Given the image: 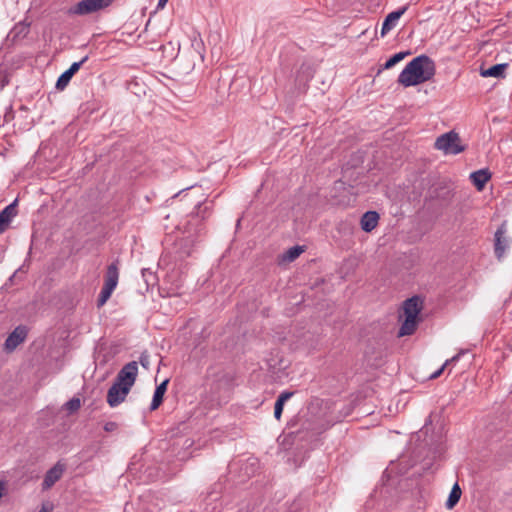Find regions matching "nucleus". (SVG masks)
I'll return each mask as SVG.
<instances>
[{
	"mask_svg": "<svg viewBox=\"0 0 512 512\" xmlns=\"http://www.w3.org/2000/svg\"><path fill=\"white\" fill-rule=\"evenodd\" d=\"M209 210V206L202 203L197 204L196 216L188 223L187 235L178 239L171 250L162 254L159 265L171 266L172 270L176 268L181 269L184 260L192 255L198 238L203 234L204 226L199 218L204 219Z\"/></svg>",
	"mask_w": 512,
	"mask_h": 512,
	"instance_id": "obj_1",
	"label": "nucleus"
},
{
	"mask_svg": "<svg viewBox=\"0 0 512 512\" xmlns=\"http://www.w3.org/2000/svg\"><path fill=\"white\" fill-rule=\"evenodd\" d=\"M435 73V62L429 56L422 54L406 64L398 76V83L404 87L416 86L431 80Z\"/></svg>",
	"mask_w": 512,
	"mask_h": 512,
	"instance_id": "obj_2",
	"label": "nucleus"
},
{
	"mask_svg": "<svg viewBox=\"0 0 512 512\" xmlns=\"http://www.w3.org/2000/svg\"><path fill=\"white\" fill-rule=\"evenodd\" d=\"M137 374L138 364L136 361H131L121 368L107 392V403L110 407H117L126 399L136 381Z\"/></svg>",
	"mask_w": 512,
	"mask_h": 512,
	"instance_id": "obj_3",
	"label": "nucleus"
},
{
	"mask_svg": "<svg viewBox=\"0 0 512 512\" xmlns=\"http://www.w3.org/2000/svg\"><path fill=\"white\" fill-rule=\"evenodd\" d=\"M422 300L419 296L408 298L403 303L405 319L399 329V336L411 335L416 330L417 317L422 309Z\"/></svg>",
	"mask_w": 512,
	"mask_h": 512,
	"instance_id": "obj_4",
	"label": "nucleus"
},
{
	"mask_svg": "<svg viewBox=\"0 0 512 512\" xmlns=\"http://www.w3.org/2000/svg\"><path fill=\"white\" fill-rule=\"evenodd\" d=\"M434 146L437 150L451 155H457L465 149V147L460 144L459 135L455 131H449L437 137Z\"/></svg>",
	"mask_w": 512,
	"mask_h": 512,
	"instance_id": "obj_5",
	"label": "nucleus"
},
{
	"mask_svg": "<svg viewBox=\"0 0 512 512\" xmlns=\"http://www.w3.org/2000/svg\"><path fill=\"white\" fill-rule=\"evenodd\" d=\"M114 0H81L68 9L69 15H88L112 4Z\"/></svg>",
	"mask_w": 512,
	"mask_h": 512,
	"instance_id": "obj_6",
	"label": "nucleus"
},
{
	"mask_svg": "<svg viewBox=\"0 0 512 512\" xmlns=\"http://www.w3.org/2000/svg\"><path fill=\"white\" fill-rule=\"evenodd\" d=\"M507 225L503 222L494 235V252L498 260H501L510 246V239L506 236Z\"/></svg>",
	"mask_w": 512,
	"mask_h": 512,
	"instance_id": "obj_7",
	"label": "nucleus"
},
{
	"mask_svg": "<svg viewBox=\"0 0 512 512\" xmlns=\"http://www.w3.org/2000/svg\"><path fill=\"white\" fill-rule=\"evenodd\" d=\"M28 335V329L24 325L17 326L12 333L9 334L5 343L4 349L7 352H12L16 349L18 345H20L26 339Z\"/></svg>",
	"mask_w": 512,
	"mask_h": 512,
	"instance_id": "obj_8",
	"label": "nucleus"
},
{
	"mask_svg": "<svg viewBox=\"0 0 512 512\" xmlns=\"http://www.w3.org/2000/svg\"><path fill=\"white\" fill-rule=\"evenodd\" d=\"M87 60L88 56L86 55L80 61L72 63L71 66L59 76L56 82V88L63 90Z\"/></svg>",
	"mask_w": 512,
	"mask_h": 512,
	"instance_id": "obj_9",
	"label": "nucleus"
},
{
	"mask_svg": "<svg viewBox=\"0 0 512 512\" xmlns=\"http://www.w3.org/2000/svg\"><path fill=\"white\" fill-rule=\"evenodd\" d=\"M65 465L57 462L52 468H50L45 476L42 483V489L47 490L51 488L63 475Z\"/></svg>",
	"mask_w": 512,
	"mask_h": 512,
	"instance_id": "obj_10",
	"label": "nucleus"
},
{
	"mask_svg": "<svg viewBox=\"0 0 512 512\" xmlns=\"http://www.w3.org/2000/svg\"><path fill=\"white\" fill-rule=\"evenodd\" d=\"M408 5H405L395 11L389 13L382 23L381 36H385L390 32L396 25L400 17L407 11Z\"/></svg>",
	"mask_w": 512,
	"mask_h": 512,
	"instance_id": "obj_11",
	"label": "nucleus"
},
{
	"mask_svg": "<svg viewBox=\"0 0 512 512\" xmlns=\"http://www.w3.org/2000/svg\"><path fill=\"white\" fill-rule=\"evenodd\" d=\"M491 172L487 169H479L470 174L469 178L478 191H482L486 183L491 179Z\"/></svg>",
	"mask_w": 512,
	"mask_h": 512,
	"instance_id": "obj_12",
	"label": "nucleus"
},
{
	"mask_svg": "<svg viewBox=\"0 0 512 512\" xmlns=\"http://www.w3.org/2000/svg\"><path fill=\"white\" fill-rule=\"evenodd\" d=\"M378 221L379 214L376 211H367L361 217V229L365 232H371L377 227Z\"/></svg>",
	"mask_w": 512,
	"mask_h": 512,
	"instance_id": "obj_13",
	"label": "nucleus"
},
{
	"mask_svg": "<svg viewBox=\"0 0 512 512\" xmlns=\"http://www.w3.org/2000/svg\"><path fill=\"white\" fill-rule=\"evenodd\" d=\"M507 67V63L496 64L487 69H481L480 75L482 77L504 78Z\"/></svg>",
	"mask_w": 512,
	"mask_h": 512,
	"instance_id": "obj_14",
	"label": "nucleus"
},
{
	"mask_svg": "<svg viewBox=\"0 0 512 512\" xmlns=\"http://www.w3.org/2000/svg\"><path fill=\"white\" fill-rule=\"evenodd\" d=\"M119 272L116 263H112L108 266L107 272L105 275L104 285L109 289L114 290L118 284Z\"/></svg>",
	"mask_w": 512,
	"mask_h": 512,
	"instance_id": "obj_15",
	"label": "nucleus"
},
{
	"mask_svg": "<svg viewBox=\"0 0 512 512\" xmlns=\"http://www.w3.org/2000/svg\"><path fill=\"white\" fill-rule=\"evenodd\" d=\"M168 379L164 380L161 384H159L153 394V398L150 404V410H156L162 403L164 394L167 390Z\"/></svg>",
	"mask_w": 512,
	"mask_h": 512,
	"instance_id": "obj_16",
	"label": "nucleus"
},
{
	"mask_svg": "<svg viewBox=\"0 0 512 512\" xmlns=\"http://www.w3.org/2000/svg\"><path fill=\"white\" fill-rule=\"evenodd\" d=\"M29 32V25L23 22L16 24L7 35V39L12 42L24 38Z\"/></svg>",
	"mask_w": 512,
	"mask_h": 512,
	"instance_id": "obj_17",
	"label": "nucleus"
},
{
	"mask_svg": "<svg viewBox=\"0 0 512 512\" xmlns=\"http://www.w3.org/2000/svg\"><path fill=\"white\" fill-rule=\"evenodd\" d=\"M17 202L18 200L15 199L2 210V232L8 227L11 219L17 214Z\"/></svg>",
	"mask_w": 512,
	"mask_h": 512,
	"instance_id": "obj_18",
	"label": "nucleus"
},
{
	"mask_svg": "<svg viewBox=\"0 0 512 512\" xmlns=\"http://www.w3.org/2000/svg\"><path fill=\"white\" fill-rule=\"evenodd\" d=\"M462 491L458 483H455L446 501V508L452 509L459 502Z\"/></svg>",
	"mask_w": 512,
	"mask_h": 512,
	"instance_id": "obj_19",
	"label": "nucleus"
},
{
	"mask_svg": "<svg viewBox=\"0 0 512 512\" xmlns=\"http://www.w3.org/2000/svg\"><path fill=\"white\" fill-rule=\"evenodd\" d=\"M409 54L410 51L398 52L394 54L384 63L382 69H391L393 66L402 61Z\"/></svg>",
	"mask_w": 512,
	"mask_h": 512,
	"instance_id": "obj_20",
	"label": "nucleus"
},
{
	"mask_svg": "<svg viewBox=\"0 0 512 512\" xmlns=\"http://www.w3.org/2000/svg\"><path fill=\"white\" fill-rule=\"evenodd\" d=\"M304 249L303 247L296 245L293 247H290L283 256V259L286 261H294L296 258H298L301 253H303Z\"/></svg>",
	"mask_w": 512,
	"mask_h": 512,
	"instance_id": "obj_21",
	"label": "nucleus"
},
{
	"mask_svg": "<svg viewBox=\"0 0 512 512\" xmlns=\"http://www.w3.org/2000/svg\"><path fill=\"white\" fill-rule=\"evenodd\" d=\"M141 274L147 288H149L150 286H154L156 284L157 277L150 269L143 268L141 270Z\"/></svg>",
	"mask_w": 512,
	"mask_h": 512,
	"instance_id": "obj_22",
	"label": "nucleus"
},
{
	"mask_svg": "<svg viewBox=\"0 0 512 512\" xmlns=\"http://www.w3.org/2000/svg\"><path fill=\"white\" fill-rule=\"evenodd\" d=\"M114 290L112 289H109L108 287H106L105 285H103L102 289H101V292L99 294V297H98V300H97V303H98V306H103L107 300L110 298L112 292Z\"/></svg>",
	"mask_w": 512,
	"mask_h": 512,
	"instance_id": "obj_23",
	"label": "nucleus"
},
{
	"mask_svg": "<svg viewBox=\"0 0 512 512\" xmlns=\"http://www.w3.org/2000/svg\"><path fill=\"white\" fill-rule=\"evenodd\" d=\"M192 47L195 49V51H197L201 57V59L203 60L204 59V54H203V51H204V44H203V41L201 38L199 37H195L193 40H192V43H191Z\"/></svg>",
	"mask_w": 512,
	"mask_h": 512,
	"instance_id": "obj_24",
	"label": "nucleus"
},
{
	"mask_svg": "<svg viewBox=\"0 0 512 512\" xmlns=\"http://www.w3.org/2000/svg\"><path fill=\"white\" fill-rule=\"evenodd\" d=\"M65 406L69 411H76L80 408V400L78 398H72L66 402Z\"/></svg>",
	"mask_w": 512,
	"mask_h": 512,
	"instance_id": "obj_25",
	"label": "nucleus"
},
{
	"mask_svg": "<svg viewBox=\"0 0 512 512\" xmlns=\"http://www.w3.org/2000/svg\"><path fill=\"white\" fill-rule=\"evenodd\" d=\"M293 395H294V392H292V391H283L278 396L276 402H280V404L284 405L285 402L288 401Z\"/></svg>",
	"mask_w": 512,
	"mask_h": 512,
	"instance_id": "obj_26",
	"label": "nucleus"
},
{
	"mask_svg": "<svg viewBox=\"0 0 512 512\" xmlns=\"http://www.w3.org/2000/svg\"><path fill=\"white\" fill-rule=\"evenodd\" d=\"M293 395H294V392H292V391H283L278 396L276 402H280V404L284 405L285 402L288 401Z\"/></svg>",
	"mask_w": 512,
	"mask_h": 512,
	"instance_id": "obj_27",
	"label": "nucleus"
},
{
	"mask_svg": "<svg viewBox=\"0 0 512 512\" xmlns=\"http://www.w3.org/2000/svg\"><path fill=\"white\" fill-rule=\"evenodd\" d=\"M467 352V350H460L456 355L451 357L450 359H447L444 363V366H449L450 364L456 363L462 355H464Z\"/></svg>",
	"mask_w": 512,
	"mask_h": 512,
	"instance_id": "obj_28",
	"label": "nucleus"
},
{
	"mask_svg": "<svg viewBox=\"0 0 512 512\" xmlns=\"http://www.w3.org/2000/svg\"><path fill=\"white\" fill-rule=\"evenodd\" d=\"M284 405L280 404V402H275L274 405V417L279 420L281 418L283 412Z\"/></svg>",
	"mask_w": 512,
	"mask_h": 512,
	"instance_id": "obj_29",
	"label": "nucleus"
},
{
	"mask_svg": "<svg viewBox=\"0 0 512 512\" xmlns=\"http://www.w3.org/2000/svg\"><path fill=\"white\" fill-rule=\"evenodd\" d=\"M116 428H117V423L112 422V421L107 422V423H105V425H104V430H105L106 432H112V431L116 430Z\"/></svg>",
	"mask_w": 512,
	"mask_h": 512,
	"instance_id": "obj_30",
	"label": "nucleus"
},
{
	"mask_svg": "<svg viewBox=\"0 0 512 512\" xmlns=\"http://www.w3.org/2000/svg\"><path fill=\"white\" fill-rule=\"evenodd\" d=\"M140 363L143 367L147 368L148 365H149V356L148 355H145V354H142L140 356Z\"/></svg>",
	"mask_w": 512,
	"mask_h": 512,
	"instance_id": "obj_31",
	"label": "nucleus"
},
{
	"mask_svg": "<svg viewBox=\"0 0 512 512\" xmlns=\"http://www.w3.org/2000/svg\"><path fill=\"white\" fill-rule=\"evenodd\" d=\"M446 367L447 366H444V364H443L438 370H436L433 374H431L430 378L435 379V378L439 377Z\"/></svg>",
	"mask_w": 512,
	"mask_h": 512,
	"instance_id": "obj_32",
	"label": "nucleus"
},
{
	"mask_svg": "<svg viewBox=\"0 0 512 512\" xmlns=\"http://www.w3.org/2000/svg\"><path fill=\"white\" fill-rule=\"evenodd\" d=\"M167 2H168V0H158L157 9L164 8Z\"/></svg>",
	"mask_w": 512,
	"mask_h": 512,
	"instance_id": "obj_33",
	"label": "nucleus"
},
{
	"mask_svg": "<svg viewBox=\"0 0 512 512\" xmlns=\"http://www.w3.org/2000/svg\"><path fill=\"white\" fill-rule=\"evenodd\" d=\"M6 83H7L6 77L2 76V82H1L2 88L6 85Z\"/></svg>",
	"mask_w": 512,
	"mask_h": 512,
	"instance_id": "obj_34",
	"label": "nucleus"
},
{
	"mask_svg": "<svg viewBox=\"0 0 512 512\" xmlns=\"http://www.w3.org/2000/svg\"><path fill=\"white\" fill-rule=\"evenodd\" d=\"M39 512H51V511H50V509H48L46 507H42Z\"/></svg>",
	"mask_w": 512,
	"mask_h": 512,
	"instance_id": "obj_35",
	"label": "nucleus"
},
{
	"mask_svg": "<svg viewBox=\"0 0 512 512\" xmlns=\"http://www.w3.org/2000/svg\"><path fill=\"white\" fill-rule=\"evenodd\" d=\"M4 118H5V121H8V120H9V118H10V114L7 112V113L5 114V116H4Z\"/></svg>",
	"mask_w": 512,
	"mask_h": 512,
	"instance_id": "obj_36",
	"label": "nucleus"
},
{
	"mask_svg": "<svg viewBox=\"0 0 512 512\" xmlns=\"http://www.w3.org/2000/svg\"><path fill=\"white\" fill-rule=\"evenodd\" d=\"M257 460L256 459H251V465H254L256 464Z\"/></svg>",
	"mask_w": 512,
	"mask_h": 512,
	"instance_id": "obj_37",
	"label": "nucleus"
},
{
	"mask_svg": "<svg viewBox=\"0 0 512 512\" xmlns=\"http://www.w3.org/2000/svg\"><path fill=\"white\" fill-rule=\"evenodd\" d=\"M1 490L2 492L4 491V482L2 481V487H1Z\"/></svg>",
	"mask_w": 512,
	"mask_h": 512,
	"instance_id": "obj_38",
	"label": "nucleus"
}]
</instances>
